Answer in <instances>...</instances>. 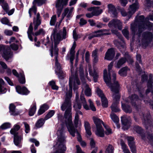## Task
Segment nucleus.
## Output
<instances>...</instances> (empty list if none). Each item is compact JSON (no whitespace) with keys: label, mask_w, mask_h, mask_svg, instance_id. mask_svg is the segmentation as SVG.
Returning <instances> with one entry per match:
<instances>
[{"label":"nucleus","mask_w":153,"mask_h":153,"mask_svg":"<svg viewBox=\"0 0 153 153\" xmlns=\"http://www.w3.org/2000/svg\"><path fill=\"white\" fill-rule=\"evenodd\" d=\"M58 36L57 40L54 39V46L53 47V44L51 47L50 51V56L53 57L55 56V66L56 67L55 71L56 73L58 76V78L61 80L63 79L65 77V74L63 72L60 64L59 63L58 60L59 49L58 45L60 43V40Z\"/></svg>","instance_id":"nucleus-1"},{"label":"nucleus","mask_w":153,"mask_h":153,"mask_svg":"<svg viewBox=\"0 0 153 153\" xmlns=\"http://www.w3.org/2000/svg\"><path fill=\"white\" fill-rule=\"evenodd\" d=\"M57 26L56 25L55 28L53 29V31L51 35V42L50 40H46L47 41L45 43L44 45L46 46L47 48H48V46H47L48 45H50L51 44L50 48L49 51L50 53V50L51 49L52 44H53V47L54 46V39L57 40V38L58 36L60 41L62 40L63 39H65L67 37V31L65 27H63L62 36L61 37V35L59 33H57V30L56 28Z\"/></svg>","instance_id":"nucleus-2"},{"label":"nucleus","mask_w":153,"mask_h":153,"mask_svg":"<svg viewBox=\"0 0 153 153\" xmlns=\"http://www.w3.org/2000/svg\"><path fill=\"white\" fill-rule=\"evenodd\" d=\"M61 108V110L62 111H64L66 108L65 112L64 117L65 119H67L70 115H71V114L70 113L72 109L70 98H65L64 102L62 104Z\"/></svg>","instance_id":"nucleus-3"},{"label":"nucleus","mask_w":153,"mask_h":153,"mask_svg":"<svg viewBox=\"0 0 153 153\" xmlns=\"http://www.w3.org/2000/svg\"><path fill=\"white\" fill-rule=\"evenodd\" d=\"M142 37V44L147 46L152 41L153 39V34L151 32L145 31L143 33Z\"/></svg>","instance_id":"nucleus-4"},{"label":"nucleus","mask_w":153,"mask_h":153,"mask_svg":"<svg viewBox=\"0 0 153 153\" xmlns=\"http://www.w3.org/2000/svg\"><path fill=\"white\" fill-rule=\"evenodd\" d=\"M116 74L115 73H113L112 75V81L113 82L111 84H109L107 86H109L111 89V90L113 92L118 94L119 93V89L120 85L118 81H116Z\"/></svg>","instance_id":"nucleus-5"},{"label":"nucleus","mask_w":153,"mask_h":153,"mask_svg":"<svg viewBox=\"0 0 153 153\" xmlns=\"http://www.w3.org/2000/svg\"><path fill=\"white\" fill-rule=\"evenodd\" d=\"M67 119V121H65V124L68 131L73 137H74L76 129L74 128L73 125L72 120V115H70Z\"/></svg>","instance_id":"nucleus-6"},{"label":"nucleus","mask_w":153,"mask_h":153,"mask_svg":"<svg viewBox=\"0 0 153 153\" xmlns=\"http://www.w3.org/2000/svg\"><path fill=\"white\" fill-rule=\"evenodd\" d=\"M64 140V137L62 135H60L58 138V141L59 143L58 146V149L54 153H65V151L66 150V147L63 144Z\"/></svg>","instance_id":"nucleus-7"},{"label":"nucleus","mask_w":153,"mask_h":153,"mask_svg":"<svg viewBox=\"0 0 153 153\" xmlns=\"http://www.w3.org/2000/svg\"><path fill=\"white\" fill-rule=\"evenodd\" d=\"M108 26L109 27L113 26L115 28H117L119 30H121L122 28L121 22L120 20L117 19H113L110 21L108 24Z\"/></svg>","instance_id":"nucleus-8"},{"label":"nucleus","mask_w":153,"mask_h":153,"mask_svg":"<svg viewBox=\"0 0 153 153\" xmlns=\"http://www.w3.org/2000/svg\"><path fill=\"white\" fill-rule=\"evenodd\" d=\"M133 129L137 133L140 134L142 140H146V136L144 132V129L140 126L138 125H134L133 126Z\"/></svg>","instance_id":"nucleus-9"},{"label":"nucleus","mask_w":153,"mask_h":153,"mask_svg":"<svg viewBox=\"0 0 153 153\" xmlns=\"http://www.w3.org/2000/svg\"><path fill=\"white\" fill-rule=\"evenodd\" d=\"M110 71H108V73L106 69H105L103 71V79L107 85L112 84Z\"/></svg>","instance_id":"nucleus-10"},{"label":"nucleus","mask_w":153,"mask_h":153,"mask_svg":"<svg viewBox=\"0 0 153 153\" xmlns=\"http://www.w3.org/2000/svg\"><path fill=\"white\" fill-rule=\"evenodd\" d=\"M121 122L123 125L122 128L124 130H128L130 127L131 123V119L124 118H121Z\"/></svg>","instance_id":"nucleus-11"},{"label":"nucleus","mask_w":153,"mask_h":153,"mask_svg":"<svg viewBox=\"0 0 153 153\" xmlns=\"http://www.w3.org/2000/svg\"><path fill=\"white\" fill-rule=\"evenodd\" d=\"M115 52L113 48H111L108 49L105 53V59L108 60H112L114 57Z\"/></svg>","instance_id":"nucleus-12"},{"label":"nucleus","mask_w":153,"mask_h":153,"mask_svg":"<svg viewBox=\"0 0 153 153\" xmlns=\"http://www.w3.org/2000/svg\"><path fill=\"white\" fill-rule=\"evenodd\" d=\"M16 90L18 93L22 95H27L30 92L27 88L25 86L22 87L20 85H18L16 87Z\"/></svg>","instance_id":"nucleus-13"},{"label":"nucleus","mask_w":153,"mask_h":153,"mask_svg":"<svg viewBox=\"0 0 153 153\" xmlns=\"http://www.w3.org/2000/svg\"><path fill=\"white\" fill-rule=\"evenodd\" d=\"M138 2H135L129 6L130 10L129 11V14L128 15V19H129L131 17L132 15L137 10L138 8Z\"/></svg>","instance_id":"nucleus-14"},{"label":"nucleus","mask_w":153,"mask_h":153,"mask_svg":"<svg viewBox=\"0 0 153 153\" xmlns=\"http://www.w3.org/2000/svg\"><path fill=\"white\" fill-rule=\"evenodd\" d=\"M14 135L13 142L14 144L19 148H21L22 145L21 144V141L22 137L21 135H19L18 134H13Z\"/></svg>","instance_id":"nucleus-15"},{"label":"nucleus","mask_w":153,"mask_h":153,"mask_svg":"<svg viewBox=\"0 0 153 153\" xmlns=\"http://www.w3.org/2000/svg\"><path fill=\"white\" fill-rule=\"evenodd\" d=\"M13 54L10 50L9 48L4 49L2 55L3 57L7 61L12 57Z\"/></svg>","instance_id":"nucleus-16"},{"label":"nucleus","mask_w":153,"mask_h":153,"mask_svg":"<svg viewBox=\"0 0 153 153\" xmlns=\"http://www.w3.org/2000/svg\"><path fill=\"white\" fill-rule=\"evenodd\" d=\"M130 99L131 100V103L132 105L136 109L138 108V106L136 102L139 100L138 95L136 94H132L130 97Z\"/></svg>","instance_id":"nucleus-17"},{"label":"nucleus","mask_w":153,"mask_h":153,"mask_svg":"<svg viewBox=\"0 0 153 153\" xmlns=\"http://www.w3.org/2000/svg\"><path fill=\"white\" fill-rule=\"evenodd\" d=\"M49 108V106L46 103H44L41 105L38 111L37 115L39 116L42 114L47 111Z\"/></svg>","instance_id":"nucleus-18"},{"label":"nucleus","mask_w":153,"mask_h":153,"mask_svg":"<svg viewBox=\"0 0 153 153\" xmlns=\"http://www.w3.org/2000/svg\"><path fill=\"white\" fill-rule=\"evenodd\" d=\"M121 103V108L126 113H131L132 111V108L131 106L128 104L122 103Z\"/></svg>","instance_id":"nucleus-19"},{"label":"nucleus","mask_w":153,"mask_h":153,"mask_svg":"<svg viewBox=\"0 0 153 153\" xmlns=\"http://www.w3.org/2000/svg\"><path fill=\"white\" fill-rule=\"evenodd\" d=\"M106 31V29H104L95 31L94 32H93V34L90 35L88 37V39L89 40H91L94 37H101V36H102V34H97V33H102L103 31Z\"/></svg>","instance_id":"nucleus-20"},{"label":"nucleus","mask_w":153,"mask_h":153,"mask_svg":"<svg viewBox=\"0 0 153 153\" xmlns=\"http://www.w3.org/2000/svg\"><path fill=\"white\" fill-rule=\"evenodd\" d=\"M108 7L111 13L113 15V17L117 18L118 13L115 6L112 4H108Z\"/></svg>","instance_id":"nucleus-21"},{"label":"nucleus","mask_w":153,"mask_h":153,"mask_svg":"<svg viewBox=\"0 0 153 153\" xmlns=\"http://www.w3.org/2000/svg\"><path fill=\"white\" fill-rule=\"evenodd\" d=\"M143 120L145 124L147 126H150L152 124V122L150 119V115L148 114H143Z\"/></svg>","instance_id":"nucleus-22"},{"label":"nucleus","mask_w":153,"mask_h":153,"mask_svg":"<svg viewBox=\"0 0 153 153\" xmlns=\"http://www.w3.org/2000/svg\"><path fill=\"white\" fill-rule=\"evenodd\" d=\"M84 126L86 134L89 136H90L91 134V127L89 123L87 121H84Z\"/></svg>","instance_id":"nucleus-23"},{"label":"nucleus","mask_w":153,"mask_h":153,"mask_svg":"<svg viewBox=\"0 0 153 153\" xmlns=\"http://www.w3.org/2000/svg\"><path fill=\"white\" fill-rule=\"evenodd\" d=\"M95 134L99 137H103L105 136L104 130L102 127L96 128Z\"/></svg>","instance_id":"nucleus-24"},{"label":"nucleus","mask_w":153,"mask_h":153,"mask_svg":"<svg viewBox=\"0 0 153 153\" xmlns=\"http://www.w3.org/2000/svg\"><path fill=\"white\" fill-rule=\"evenodd\" d=\"M9 112L11 115L13 116H17L19 113L16 111V106L13 103L10 104L9 106Z\"/></svg>","instance_id":"nucleus-25"},{"label":"nucleus","mask_w":153,"mask_h":153,"mask_svg":"<svg viewBox=\"0 0 153 153\" xmlns=\"http://www.w3.org/2000/svg\"><path fill=\"white\" fill-rule=\"evenodd\" d=\"M92 119L96 128L102 127L101 124H102L103 121L100 119L95 116H93Z\"/></svg>","instance_id":"nucleus-26"},{"label":"nucleus","mask_w":153,"mask_h":153,"mask_svg":"<svg viewBox=\"0 0 153 153\" xmlns=\"http://www.w3.org/2000/svg\"><path fill=\"white\" fill-rule=\"evenodd\" d=\"M36 104L35 101H33V106H31L29 111V115L30 116H33L36 111Z\"/></svg>","instance_id":"nucleus-27"},{"label":"nucleus","mask_w":153,"mask_h":153,"mask_svg":"<svg viewBox=\"0 0 153 153\" xmlns=\"http://www.w3.org/2000/svg\"><path fill=\"white\" fill-rule=\"evenodd\" d=\"M69 0H57L56 4V7H63L64 6H66L68 4Z\"/></svg>","instance_id":"nucleus-28"},{"label":"nucleus","mask_w":153,"mask_h":153,"mask_svg":"<svg viewBox=\"0 0 153 153\" xmlns=\"http://www.w3.org/2000/svg\"><path fill=\"white\" fill-rule=\"evenodd\" d=\"M127 61V59L125 57L120 58L117 62L116 67L118 68H120L122 67V65L125 64Z\"/></svg>","instance_id":"nucleus-29"},{"label":"nucleus","mask_w":153,"mask_h":153,"mask_svg":"<svg viewBox=\"0 0 153 153\" xmlns=\"http://www.w3.org/2000/svg\"><path fill=\"white\" fill-rule=\"evenodd\" d=\"M120 143L124 153H131L129 150L127 148L126 145L123 140H121Z\"/></svg>","instance_id":"nucleus-30"},{"label":"nucleus","mask_w":153,"mask_h":153,"mask_svg":"<svg viewBox=\"0 0 153 153\" xmlns=\"http://www.w3.org/2000/svg\"><path fill=\"white\" fill-rule=\"evenodd\" d=\"M128 67L125 66L121 68L118 71V74L120 76H126L127 75V71Z\"/></svg>","instance_id":"nucleus-31"},{"label":"nucleus","mask_w":153,"mask_h":153,"mask_svg":"<svg viewBox=\"0 0 153 153\" xmlns=\"http://www.w3.org/2000/svg\"><path fill=\"white\" fill-rule=\"evenodd\" d=\"M137 25L135 23L131 25V35L132 38H134L137 30Z\"/></svg>","instance_id":"nucleus-32"},{"label":"nucleus","mask_w":153,"mask_h":153,"mask_svg":"<svg viewBox=\"0 0 153 153\" xmlns=\"http://www.w3.org/2000/svg\"><path fill=\"white\" fill-rule=\"evenodd\" d=\"M45 120V118H41L39 119L35 124V126L37 128H39L43 126L44 124Z\"/></svg>","instance_id":"nucleus-33"},{"label":"nucleus","mask_w":153,"mask_h":153,"mask_svg":"<svg viewBox=\"0 0 153 153\" xmlns=\"http://www.w3.org/2000/svg\"><path fill=\"white\" fill-rule=\"evenodd\" d=\"M20 76L18 78V81L19 82L22 84H25L26 82L25 79L24 72L20 73Z\"/></svg>","instance_id":"nucleus-34"},{"label":"nucleus","mask_w":153,"mask_h":153,"mask_svg":"<svg viewBox=\"0 0 153 153\" xmlns=\"http://www.w3.org/2000/svg\"><path fill=\"white\" fill-rule=\"evenodd\" d=\"M134 140V138L132 136H130L128 137V144L129 147L135 146Z\"/></svg>","instance_id":"nucleus-35"},{"label":"nucleus","mask_w":153,"mask_h":153,"mask_svg":"<svg viewBox=\"0 0 153 153\" xmlns=\"http://www.w3.org/2000/svg\"><path fill=\"white\" fill-rule=\"evenodd\" d=\"M152 83H147V89L146 91V93L148 94L150 92L153 93V85Z\"/></svg>","instance_id":"nucleus-36"},{"label":"nucleus","mask_w":153,"mask_h":153,"mask_svg":"<svg viewBox=\"0 0 153 153\" xmlns=\"http://www.w3.org/2000/svg\"><path fill=\"white\" fill-rule=\"evenodd\" d=\"M20 126L18 125H15L13 128H12L10 131V133L12 134H18V133L17 132L20 128Z\"/></svg>","instance_id":"nucleus-37"},{"label":"nucleus","mask_w":153,"mask_h":153,"mask_svg":"<svg viewBox=\"0 0 153 153\" xmlns=\"http://www.w3.org/2000/svg\"><path fill=\"white\" fill-rule=\"evenodd\" d=\"M100 7H96L95 9L92 11V13H93L94 16H97L101 14L103 12L102 9H99Z\"/></svg>","instance_id":"nucleus-38"},{"label":"nucleus","mask_w":153,"mask_h":153,"mask_svg":"<svg viewBox=\"0 0 153 153\" xmlns=\"http://www.w3.org/2000/svg\"><path fill=\"white\" fill-rule=\"evenodd\" d=\"M55 114V111L54 110H49L48 113L45 117V120H47L51 118Z\"/></svg>","instance_id":"nucleus-39"},{"label":"nucleus","mask_w":153,"mask_h":153,"mask_svg":"<svg viewBox=\"0 0 153 153\" xmlns=\"http://www.w3.org/2000/svg\"><path fill=\"white\" fill-rule=\"evenodd\" d=\"M47 0H33V2L38 6L40 7L46 3Z\"/></svg>","instance_id":"nucleus-40"},{"label":"nucleus","mask_w":153,"mask_h":153,"mask_svg":"<svg viewBox=\"0 0 153 153\" xmlns=\"http://www.w3.org/2000/svg\"><path fill=\"white\" fill-rule=\"evenodd\" d=\"M101 101L102 107L104 108H107L108 106V102L106 97H105L102 98Z\"/></svg>","instance_id":"nucleus-41"},{"label":"nucleus","mask_w":153,"mask_h":153,"mask_svg":"<svg viewBox=\"0 0 153 153\" xmlns=\"http://www.w3.org/2000/svg\"><path fill=\"white\" fill-rule=\"evenodd\" d=\"M49 85L51 87L52 89L53 90H58L59 87L56 84V82L53 80H52L48 83Z\"/></svg>","instance_id":"nucleus-42"},{"label":"nucleus","mask_w":153,"mask_h":153,"mask_svg":"<svg viewBox=\"0 0 153 153\" xmlns=\"http://www.w3.org/2000/svg\"><path fill=\"white\" fill-rule=\"evenodd\" d=\"M135 65L136 71L139 73L140 74L142 73L144 74L145 73V71H142V70L138 62H136Z\"/></svg>","instance_id":"nucleus-43"},{"label":"nucleus","mask_w":153,"mask_h":153,"mask_svg":"<svg viewBox=\"0 0 153 153\" xmlns=\"http://www.w3.org/2000/svg\"><path fill=\"white\" fill-rule=\"evenodd\" d=\"M0 4L4 10H7L8 4L5 0H0Z\"/></svg>","instance_id":"nucleus-44"},{"label":"nucleus","mask_w":153,"mask_h":153,"mask_svg":"<svg viewBox=\"0 0 153 153\" xmlns=\"http://www.w3.org/2000/svg\"><path fill=\"white\" fill-rule=\"evenodd\" d=\"M117 104L114 103L111 106V110L113 112L117 113L120 111V109L117 107Z\"/></svg>","instance_id":"nucleus-45"},{"label":"nucleus","mask_w":153,"mask_h":153,"mask_svg":"<svg viewBox=\"0 0 153 153\" xmlns=\"http://www.w3.org/2000/svg\"><path fill=\"white\" fill-rule=\"evenodd\" d=\"M70 77L73 78V81H74L73 84L76 83L78 85H80V82L77 75L75 74V76L73 75L71 77Z\"/></svg>","instance_id":"nucleus-46"},{"label":"nucleus","mask_w":153,"mask_h":153,"mask_svg":"<svg viewBox=\"0 0 153 153\" xmlns=\"http://www.w3.org/2000/svg\"><path fill=\"white\" fill-rule=\"evenodd\" d=\"M45 31L43 28L40 29L38 31L34 33H33V35L34 36H37L40 35L41 34L43 36L45 34Z\"/></svg>","instance_id":"nucleus-47"},{"label":"nucleus","mask_w":153,"mask_h":153,"mask_svg":"<svg viewBox=\"0 0 153 153\" xmlns=\"http://www.w3.org/2000/svg\"><path fill=\"white\" fill-rule=\"evenodd\" d=\"M135 22L137 23L145 22L144 16L143 15H141L138 16H136L135 19Z\"/></svg>","instance_id":"nucleus-48"},{"label":"nucleus","mask_w":153,"mask_h":153,"mask_svg":"<svg viewBox=\"0 0 153 153\" xmlns=\"http://www.w3.org/2000/svg\"><path fill=\"white\" fill-rule=\"evenodd\" d=\"M114 148L112 146L109 144L106 149L105 153H114Z\"/></svg>","instance_id":"nucleus-49"},{"label":"nucleus","mask_w":153,"mask_h":153,"mask_svg":"<svg viewBox=\"0 0 153 153\" xmlns=\"http://www.w3.org/2000/svg\"><path fill=\"white\" fill-rule=\"evenodd\" d=\"M147 138L150 142V145L153 147V135L152 134H148ZM150 152L152 153H153V152L151 151H150Z\"/></svg>","instance_id":"nucleus-50"},{"label":"nucleus","mask_w":153,"mask_h":153,"mask_svg":"<svg viewBox=\"0 0 153 153\" xmlns=\"http://www.w3.org/2000/svg\"><path fill=\"white\" fill-rule=\"evenodd\" d=\"M69 89L68 92L70 93H72L73 88V78L70 77L69 82Z\"/></svg>","instance_id":"nucleus-51"},{"label":"nucleus","mask_w":153,"mask_h":153,"mask_svg":"<svg viewBox=\"0 0 153 153\" xmlns=\"http://www.w3.org/2000/svg\"><path fill=\"white\" fill-rule=\"evenodd\" d=\"M79 118V116L77 113L75 114L74 121L75 127L76 128L77 127Z\"/></svg>","instance_id":"nucleus-52"},{"label":"nucleus","mask_w":153,"mask_h":153,"mask_svg":"<svg viewBox=\"0 0 153 153\" xmlns=\"http://www.w3.org/2000/svg\"><path fill=\"white\" fill-rule=\"evenodd\" d=\"M11 127V124L9 123H6L3 124L1 126L0 128L4 130Z\"/></svg>","instance_id":"nucleus-53"},{"label":"nucleus","mask_w":153,"mask_h":153,"mask_svg":"<svg viewBox=\"0 0 153 153\" xmlns=\"http://www.w3.org/2000/svg\"><path fill=\"white\" fill-rule=\"evenodd\" d=\"M111 118L113 122L116 123L119 122V120L118 117L115 114H113L111 116Z\"/></svg>","instance_id":"nucleus-54"},{"label":"nucleus","mask_w":153,"mask_h":153,"mask_svg":"<svg viewBox=\"0 0 153 153\" xmlns=\"http://www.w3.org/2000/svg\"><path fill=\"white\" fill-rule=\"evenodd\" d=\"M56 21V15H53L50 21V25L51 26H54L55 25Z\"/></svg>","instance_id":"nucleus-55"},{"label":"nucleus","mask_w":153,"mask_h":153,"mask_svg":"<svg viewBox=\"0 0 153 153\" xmlns=\"http://www.w3.org/2000/svg\"><path fill=\"white\" fill-rule=\"evenodd\" d=\"M92 76L93 77L94 82H97L98 77V74L97 72L95 71H94L92 74Z\"/></svg>","instance_id":"nucleus-56"},{"label":"nucleus","mask_w":153,"mask_h":153,"mask_svg":"<svg viewBox=\"0 0 153 153\" xmlns=\"http://www.w3.org/2000/svg\"><path fill=\"white\" fill-rule=\"evenodd\" d=\"M76 46V43L75 42H74L70 50V54L75 55V49Z\"/></svg>","instance_id":"nucleus-57"},{"label":"nucleus","mask_w":153,"mask_h":153,"mask_svg":"<svg viewBox=\"0 0 153 153\" xmlns=\"http://www.w3.org/2000/svg\"><path fill=\"white\" fill-rule=\"evenodd\" d=\"M88 102L90 104V109L93 111H96V109L94 105V103L91 101V99L88 100Z\"/></svg>","instance_id":"nucleus-58"},{"label":"nucleus","mask_w":153,"mask_h":153,"mask_svg":"<svg viewBox=\"0 0 153 153\" xmlns=\"http://www.w3.org/2000/svg\"><path fill=\"white\" fill-rule=\"evenodd\" d=\"M120 95L119 94L115 95L114 98V100H115L114 103L118 104L119 103L120 100Z\"/></svg>","instance_id":"nucleus-59"},{"label":"nucleus","mask_w":153,"mask_h":153,"mask_svg":"<svg viewBox=\"0 0 153 153\" xmlns=\"http://www.w3.org/2000/svg\"><path fill=\"white\" fill-rule=\"evenodd\" d=\"M97 93L99 96L101 97V98L104 97H105L104 94L103 93L102 91L100 88H97Z\"/></svg>","instance_id":"nucleus-60"},{"label":"nucleus","mask_w":153,"mask_h":153,"mask_svg":"<svg viewBox=\"0 0 153 153\" xmlns=\"http://www.w3.org/2000/svg\"><path fill=\"white\" fill-rule=\"evenodd\" d=\"M137 23L138 25V27H139L144 30L146 28V23L145 22H139Z\"/></svg>","instance_id":"nucleus-61"},{"label":"nucleus","mask_w":153,"mask_h":153,"mask_svg":"<svg viewBox=\"0 0 153 153\" xmlns=\"http://www.w3.org/2000/svg\"><path fill=\"white\" fill-rule=\"evenodd\" d=\"M122 33L123 36L127 39L129 38V33L128 30L126 29H124L122 31Z\"/></svg>","instance_id":"nucleus-62"},{"label":"nucleus","mask_w":153,"mask_h":153,"mask_svg":"<svg viewBox=\"0 0 153 153\" xmlns=\"http://www.w3.org/2000/svg\"><path fill=\"white\" fill-rule=\"evenodd\" d=\"M79 73L80 76H83L84 75V71L83 67L82 65H80L79 69Z\"/></svg>","instance_id":"nucleus-63"},{"label":"nucleus","mask_w":153,"mask_h":153,"mask_svg":"<svg viewBox=\"0 0 153 153\" xmlns=\"http://www.w3.org/2000/svg\"><path fill=\"white\" fill-rule=\"evenodd\" d=\"M24 124L25 128V132L26 134H27L29 132L30 130V126L26 122H24Z\"/></svg>","instance_id":"nucleus-64"}]
</instances>
